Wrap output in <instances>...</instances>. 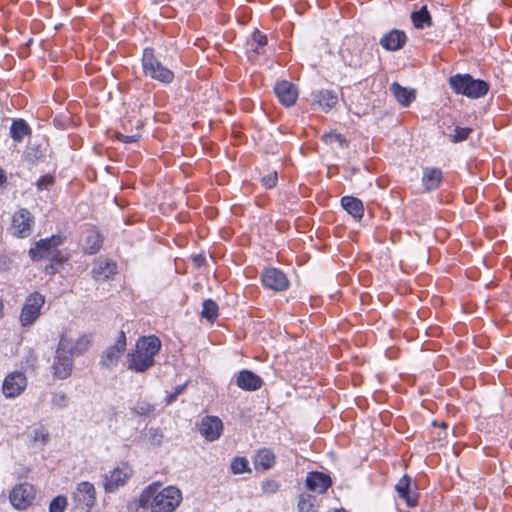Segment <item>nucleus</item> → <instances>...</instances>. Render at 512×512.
I'll return each instance as SVG.
<instances>
[{
    "instance_id": "43",
    "label": "nucleus",
    "mask_w": 512,
    "mask_h": 512,
    "mask_svg": "<svg viewBox=\"0 0 512 512\" xmlns=\"http://www.w3.org/2000/svg\"><path fill=\"white\" fill-rule=\"evenodd\" d=\"M49 434L44 428H38L33 431V440L41 441L42 443H46L48 440Z\"/></svg>"
},
{
    "instance_id": "2",
    "label": "nucleus",
    "mask_w": 512,
    "mask_h": 512,
    "mask_svg": "<svg viewBox=\"0 0 512 512\" xmlns=\"http://www.w3.org/2000/svg\"><path fill=\"white\" fill-rule=\"evenodd\" d=\"M161 348V341L156 336H145L136 343V349L126 356L127 368L135 372H145L155 364L154 357Z\"/></svg>"
},
{
    "instance_id": "8",
    "label": "nucleus",
    "mask_w": 512,
    "mask_h": 512,
    "mask_svg": "<svg viewBox=\"0 0 512 512\" xmlns=\"http://www.w3.org/2000/svg\"><path fill=\"white\" fill-rule=\"evenodd\" d=\"M75 509L90 512L96 503V490L92 483L81 482L77 485L72 495Z\"/></svg>"
},
{
    "instance_id": "14",
    "label": "nucleus",
    "mask_w": 512,
    "mask_h": 512,
    "mask_svg": "<svg viewBox=\"0 0 512 512\" xmlns=\"http://www.w3.org/2000/svg\"><path fill=\"white\" fill-rule=\"evenodd\" d=\"M60 337H65L67 339V351L73 356H79L85 353L92 343V336L90 334H83L78 338H75L72 336L70 331H65Z\"/></svg>"
},
{
    "instance_id": "50",
    "label": "nucleus",
    "mask_w": 512,
    "mask_h": 512,
    "mask_svg": "<svg viewBox=\"0 0 512 512\" xmlns=\"http://www.w3.org/2000/svg\"><path fill=\"white\" fill-rule=\"evenodd\" d=\"M441 427H442V428H444V429H446V428L448 427V425H447V423L443 422V423L441 424Z\"/></svg>"
},
{
    "instance_id": "25",
    "label": "nucleus",
    "mask_w": 512,
    "mask_h": 512,
    "mask_svg": "<svg viewBox=\"0 0 512 512\" xmlns=\"http://www.w3.org/2000/svg\"><path fill=\"white\" fill-rule=\"evenodd\" d=\"M275 463L274 453L267 448L261 449L254 457V466L256 470L266 471Z\"/></svg>"
},
{
    "instance_id": "47",
    "label": "nucleus",
    "mask_w": 512,
    "mask_h": 512,
    "mask_svg": "<svg viewBox=\"0 0 512 512\" xmlns=\"http://www.w3.org/2000/svg\"><path fill=\"white\" fill-rule=\"evenodd\" d=\"M6 181V176L4 174V171L0 169V185L3 184Z\"/></svg>"
},
{
    "instance_id": "3",
    "label": "nucleus",
    "mask_w": 512,
    "mask_h": 512,
    "mask_svg": "<svg viewBox=\"0 0 512 512\" xmlns=\"http://www.w3.org/2000/svg\"><path fill=\"white\" fill-rule=\"evenodd\" d=\"M452 90L457 94L465 95L469 98H479L488 92V84L479 79H474L469 74H457L449 79Z\"/></svg>"
},
{
    "instance_id": "44",
    "label": "nucleus",
    "mask_w": 512,
    "mask_h": 512,
    "mask_svg": "<svg viewBox=\"0 0 512 512\" xmlns=\"http://www.w3.org/2000/svg\"><path fill=\"white\" fill-rule=\"evenodd\" d=\"M54 183V178L53 176L47 174V175H44L42 176L38 182H37V187L40 189V190H43V189H47L49 186H51L52 184Z\"/></svg>"
},
{
    "instance_id": "12",
    "label": "nucleus",
    "mask_w": 512,
    "mask_h": 512,
    "mask_svg": "<svg viewBox=\"0 0 512 512\" xmlns=\"http://www.w3.org/2000/svg\"><path fill=\"white\" fill-rule=\"evenodd\" d=\"M27 380L22 372H12L6 376L3 382V394L7 398H15L19 396L26 388Z\"/></svg>"
},
{
    "instance_id": "15",
    "label": "nucleus",
    "mask_w": 512,
    "mask_h": 512,
    "mask_svg": "<svg viewBox=\"0 0 512 512\" xmlns=\"http://www.w3.org/2000/svg\"><path fill=\"white\" fill-rule=\"evenodd\" d=\"M31 214L26 209H21L14 214L12 219L13 234L18 237H27L31 233Z\"/></svg>"
},
{
    "instance_id": "16",
    "label": "nucleus",
    "mask_w": 512,
    "mask_h": 512,
    "mask_svg": "<svg viewBox=\"0 0 512 512\" xmlns=\"http://www.w3.org/2000/svg\"><path fill=\"white\" fill-rule=\"evenodd\" d=\"M131 475L129 467L115 468L109 474L105 475L104 488L107 492H114L120 486H123Z\"/></svg>"
},
{
    "instance_id": "34",
    "label": "nucleus",
    "mask_w": 512,
    "mask_h": 512,
    "mask_svg": "<svg viewBox=\"0 0 512 512\" xmlns=\"http://www.w3.org/2000/svg\"><path fill=\"white\" fill-rule=\"evenodd\" d=\"M267 44V37L263 34H261L258 30H256L252 34V39L248 43V45L251 47V49L255 53H260V49L263 48Z\"/></svg>"
},
{
    "instance_id": "37",
    "label": "nucleus",
    "mask_w": 512,
    "mask_h": 512,
    "mask_svg": "<svg viewBox=\"0 0 512 512\" xmlns=\"http://www.w3.org/2000/svg\"><path fill=\"white\" fill-rule=\"evenodd\" d=\"M314 497L309 494H302L298 500V510L299 512H311L314 508Z\"/></svg>"
},
{
    "instance_id": "19",
    "label": "nucleus",
    "mask_w": 512,
    "mask_h": 512,
    "mask_svg": "<svg viewBox=\"0 0 512 512\" xmlns=\"http://www.w3.org/2000/svg\"><path fill=\"white\" fill-rule=\"evenodd\" d=\"M311 96L313 101L325 112H329L338 103V95L333 90H317L312 92Z\"/></svg>"
},
{
    "instance_id": "49",
    "label": "nucleus",
    "mask_w": 512,
    "mask_h": 512,
    "mask_svg": "<svg viewBox=\"0 0 512 512\" xmlns=\"http://www.w3.org/2000/svg\"><path fill=\"white\" fill-rule=\"evenodd\" d=\"M352 42V39H347V41L345 42V45L349 46Z\"/></svg>"
},
{
    "instance_id": "22",
    "label": "nucleus",
    "mask_w": 512,
    "mask_h": 512,
    "mask_svg": "<svg viewBox=\"0 0 512 512\" xmlns=\"http://www.w3.org/2000/svg\"><path fill=\"white\" fill-rule=\"evenodd\" d=\"M411 478L404 475L396 484L395 489L400 498L404 499L408 506L412 507L417 504L418 495L410 490Z\"/></svg>"
},
{
    "instance_id": "6",
    "label": "nucleus",
    "mask_w": 512,
    "mask_h": 512,
    "mask_svg": "<svg viewBox=\"0 0 512 512\" xmlns=\"http://www.w3.org/2000/svg\"><path fill=\"white\" fill-rule=\"evenodd\" d=\"M142 65L145 75L160 82L170 83L174 78L173 72L164 67L161 62L155 58L151 48H146L144 50Z\"/></svg>"
},
{
    "instance_id": "35",
    "label": "nucleus",
    "mask_w": 512,
    "mask_h": 512,
    "mask_svg": "<svg viewBox=\"0 0 512 512\" xmlns=\"http://www.w3.org/2000/svg\"><path fill=\"white\" fill-rule=\"evenodd\" d=\"M155 410L154 405L146 402V401H138L135 407L132 408L134 414L138 416H150Z\"/></svg>"
},
{
    "instance_id": "36",
    "label": "nucleus",
    "mask_w": 512,
    "mask_h": 512,
    "mask_svg": "<svg viewBox=\"0 0 512 512\" xmlns=\"http://www.w3.org/2000/svg\"><path fill=\"white\" fill-rule=\"evenodd\" d=\"M233 474H241L250 471L245 457H235L230 465Z\"/></svg>"
},
{
    "instance_id": "46",
    "label": "nucleus",
    "mask_w": 512,
    "mask_h": 512,
    "mask_svg": "<svg viewBox=\"0 0 512 512\" xmlns=\"http://www.w3.org/2000/svg\"><path fill=\"white\" fill-rule=\"evenodd\" d=\"M183 390H184V386H177L175 388V392L168 394L166 396V398H165L166 404H171L177 398V396L182 393Z\"/></svg>"
},
{
    "instance_id": "28",
    "label": "nucleus",
    "mask_w": 512,
    "mask_h": 512,
    "mask_svg": "<svg viewBox=\"0 0 512 512\" xmlns=\"http://www.w3.org/2000/svg\"><path fill=\"white\" fill-rule=\"evenodd\" d=\"M411 20L417 29H423L425 26L430 27L432 25L431 15L425 5L420 10L412 12Z\"/></svg>"
},
{
    "instance_id": "18",
    "label": "nucleus",
    "mask_w": 512,
    "mask_h": 512,
    "mask_svg": "<svg viewBox=\"0 0 512 512\" xmlns=\"http://www.w3.org/2000/svg\"><path fill=\"white\" fill-rule=\"evenodd\" d=\"M236 385L246 391H256L263 385L262 379L250 370H242L236 377Z\"/></svg>"
},
{
    "instance_id": "41",
    "label": "nucleus",
    "mask_w": 512,
    "mask_h": 512,
    "mask_svg": "<svg viewBox=\"0 0 512 512\" xmlns=\"http://www.w3.org/2000/svg\"><path fill=\"white\" fill-rule=\"evenodd\" d=\"M262 490L268 494L276 493L279 490V484L273 479L266 480L262 482Z\"/></svg>"
},
{
    "instance_id": "9",
    "label": "nucleus",
    "mask_w": 512,
    "mask_h": 512,
    "mask_svg": "<svg viewBox=\"0 0 512 512\" xmlns=\"http://www.w3.org/2000/svg\"><path fill=\"white\" fill-rule=\"evenodd\" d=\"M126 350V336L123 331L119 333L116 342L107 347L101 354L100 366L104 369H113L117 366L118 361Z\"/></svg>"
},
{
    "instance_id": "45",
    "label": "nucleus",
    "mask_w": 512,
    "mask_h": 512,
    "mask_svg": "<svg viewBox=\"0 0 512 512\" xmlns=\"http://www.w3.org/2000/svg\"><path fill=\"white\" fill-rule=\"evenodd\" d=\"M140 137V134L136 133V134H133V135H124L122 133H117V138L124 142V143H132V142H136Z\"/></svg>"
},
{
    "instance_id": "5",
    "label": "nucleus",
    "mask_w": 512,
    "mask_h": 512,
    "mask_svg": "<svg viewBox=\"0 0 512 512\" xmlns=\"http://www.w3.org/2000/svg\"><path fill=\"white\" fill-rule=\"evenodd\" d=\"M45 297L39 292L29 294L21 308L19 321L22 327H31L40 317Z\"/></svg>"
},
{
    "instance_id": "1",
    "label": "nucleus",
    "mask_w": 512,
    "mask_h": 512,
    "mask_svg": "<svg viewBox=\"0 0 512 512\" xmlns=\"http://www.w3.org/2000/svg\"><path fill=\"white\" fill-rule=\"evenodd\" d=\"M160 486L155 482L146 487L140 495L139 506L151 512H173L181 503L182 493L174 486L159 491Z\"/></svg>"
},
{
    "instance_id": "40",
    "label": "nucleus",
    "mask_w": 512,
    "mask_h": 512,
    "mask_svg": "<svg viewBox=\"0 0 512 512\" xmlns=\"http://www.w3.org/2000/svg\"><path fill=\"white\" fill-rule=\"evenodd\" d=\"M52 406L55 408H65L68 404V398L65 393L63 392H56L52 396L51 400Z\"/></svg>"
},
{
    "instance_id": "31",
    "label": "nucleus",
    "mask_w": 512,
    "mask_h": 512,
    "mask_svg": "<svg viewBox=\"0 0 512 512\" xmlns=\"http://www.w3.org/2000/svg\"><path fill=\"white\" fill-rule=\"evenodd\" d=\"M202 317L213 322L218 316V305L211 299L203 302Z\"/></svg>"
},
{
    "instance_id": "11",
    "label": "nucleus",
    "mask_w": 512,
    "mask_h": 512,
    "mask_svg": "<svg viewBox=\"0 0 512 512\" xmlns=\"http://www.w3.org/2000/svg\"><path fill=\"white\" fill-rule=\"evenodd\" d=\"M196 426L201 436L209 442L217 440L223 430V423L217 416H205Z\"/></svg>"
},
{
    "instance_id": "29",
    "label": "nucleus",
    "mask_w": 512,
    "mask_h": 512,
    "mask_svg": "<svg viewBox=\"0 0 512 512\" xmlns=\"http://www.w3.org/2000/svg\"><path fill=\"white\" fill-rule=\"evenodd\" d=\"M11 137L16 142H21L26 135L30 134V127L22 120H14L10 128Z\"/></svg>"
},
{
    "instance_id": "38",
    "label": "nucleus",
    "mask_w": 512,
    "mask_h": 512,
    "mask_svg": "<svg viewBox=\"0 0 512 512\" xmlns=\"http://www.w3.org/2000/svg\"><path fill=\"white\" fill-rule=\"evenodd\" d=\"M67 506V498L63 495L55 497L49 506V512H64Z\"/></svg>"
},
{
    "instance_id": "39",
    "label": "nucleus",
    "mask_w": 512,
    "mask_h": 512,
    "mask_svg": "<svg viewBox=\"0 0 512 512\" xmlns=\"http://www.w3.org/2000/svg\"><path fill=\"white\" fill-rule=\"evenodd\" d=\"M163 440V433L159 428H151L148 431V442L153 446H159Z\"/></svg>"
},
{
    "instance_id": "21",
    "label": "nucleus",
    "mask_w": 512,
    "mask_h": 512,
    "mask_svg": "<svg viewBox=\"0 0 512 512\" xmlns=\"http://www.w3.org/2000/svg\"><path fill=\"white\" fill-rule=\"evenodd\" d=\"M406 39L407 37L403 31L395 29L384 35L380 40V44L386 50L396 51L403 47V45L406 43Z\"/></svg>"
},
{
    "instance_id": "33",
    "label": "nucleus",
    "mask_w": 512,
    "mask_h": 512,
    "mask_svg": "<svg viewBox=\"0 0 512 512\" xmlns=\"http://www.w3.org/2000/svg\"><path fill=\"white\" fill-rule=\"evenodd\" d=\"M321 139L323 142H325L326 144H333V143H337L338 146L340 148H344V147H347V141L346 139L343 137V135L341 134H338V133H335V132H328V133H324L322 136H321Z\"/></svg>"
},
{
    "instance_id": "42",
    "label": "nucleus",
    "mask_w": 512,
    "mask_h": 512,
    "mask_svg": "<svg viewBox=\"0 0 512 512\" xmlns=\"http://www.w3.org/2000/svg\"><path fill=\"white\" fill-rule=\"evenodd\" d=\"M277 172L270 173L262 178V184L265 188L271 189L276 186Z\"/></svg>"
},
{
    "instance_id": "32",
    "label": "nucleus",
    "mask_w": 512,
    "mask_h": 512,
    "mask_svg": "<svg viewBox=\"0 0 512 512\" xmlns=\"http://www.w3.org/2000/svg\"><path fill=\"white\" fill-rule=\"evenodd\" d=\"M101 246L102 238L98 233L92 232L89 236H87L86 249L89 251L90 254L97 253L100 250Z\"/></svg>"
},
{
    "instance_id": "13",
    "label": "nucleus",
    "mask_w": 512,
    "mask_h": 512,
    "mask_svg": "<svg viewBox=\"0 0 512 512\" xmlns=\"http://www.w3.org/2000/svg\"><path fill=\"white\" fill-rule=\"evenodd\" d=\"M261 280L266 288L273 291H283L289 286V281L286 275L276 268L264 270L261 275Z\"/></svg>"
},
{
    "instance_id": "10",
    "label": "nucleus",
    "mask_w": 512,
    "mask_h": 512,
    "mask_svg": "<svg viewBox=\"0 0 512 512\" xmlns=\"http://www.w3.org/2000/svg\"><path fill=\"white\" fill-rule=\"evenodd\" d=\"M10 502L18 510L27 509L35 498L34 488L28 483L15 486L9 495Z\"/></svg>"
},
{
    "instance_id": "26",
    "label": "nucleus",
    "mask_w": 512,
    "mask_h": 512,
    "mask_svg": "<svg viewBox=\"0 0 512 512\" xmlns=\"http://www.w3.org/2000/svg\"><path fill=\"white\" fill-rule=\"evenodd\" d=\"M442 180V172L437 168L424 169L422 182L427 191L436 189Z\"/></svg>"
},
{
    "instance_id": "23",
    "label": "nucleus",
    "mask_w": 512,
    "mask_h": 512,
    "mask_svg": "<svg viewBox=\"0 0 512 512\" xmlns=\"http://www.w3.org/2000/svg\"><path fill=\"white\" fill-rule=\"evenodd\" d=\"M341 205L354 219L362 218L364 207L360 199L353 196H344L341 199Z\"/></svg>"
},
{
    "instance_id": "17",
    "label": "nucleus",
    "mask_w": 512,
    "mask_h": 512,
    "mask_svg": "<svg viewBox=\"0 0 512 512\" xmlns=\"http://www.w3.org/2000/svg\"><path fill=\"white\" fill-rule=\"evenodd\" d=\"M274 90L276 96L283 105H285L286 107L294 105L298 93L295 86L292 83L285 80L278 82L275 85Z\"/></svg>"
},
{
    "instance_id": "27",
    "label": "nucleus",
    "mask_w": 512,
    "mask_h": 512,
    "mask_svg": "<svg viewBox=\"0 0 512 512\" xmlns=\"http://www.w3.org/2000/svg\"><path fill=\"white\" fill-rule=\"evenodd\" d=\"M116 272V264L108 261H100L93 268V277L97 281L109 279Z\"/></svg>"
},
{
    "instance_id": "48",
    "label": "nucleus",
    "mask_w": 512,
    "mask_h": 512,
    "mask_svg": "<svg viewBox=\"0 0 512 512\" xmlns=\"http://www.w3.org/2000/svg\"><path fill=\"white\" fill-rule=\"evenodd\" d=\"M349 65H350V66H357V65H358V63H357V61H354L353 59H351V60L349 61Z\"/></svg>"
},
{
    "instance_id": "20",
    "label": "nucleus",
    "mask_w": 512,
    "mask_h": 512,
    "mask_svg": "<svg viewBox=\"0 0 512 512\" xmlns=\"http://www.w3.org/2000/svg\"><path fill=\"white\" fill-rule=\"evenodd\" d=\"M331 485V479L323 473L311 472L306 478V486L316 493H324Z\"/></svg>"
},
{
    "instance_id": "24",
    "label": "nucleus",
    "mask_w": 512,
    "mask_h": 512,
    "mask_svg": "<svg viewBox=\"0 0 512 512\" xmlns=\"http://www.w3.org/2000/svg\"><path fill=\"white\" fill-rule=\"evenodd\" d=\"M390 90L397 101L404 107L409 106L416 97L415 90L403 87L396 82L390 86Z\"/></svg>"
},
{
    "instance_id": "4",
    "label": "nucleus",
    "mask_w": 512,
    "mask_h": 512,
    "mask_svg": "<svg viewBox=\"0 0 512 512\" xmlns=\"http://www.w3.org/2000/svg\"><path fill=\"white\" fill-rule=\"evenodd\" d=\"M67 347V339L65 337H60L52 364L53 375L55 378L66 379L72 373L73 355L69 354Z\"/></svg>"
},
{
    "instance_id": "30",
    "label": "nucleus",
    "mask_w": 512,
    "mask_h": 512,
    "mask_svg": "<svg viewBox=\"0 0 512 512\" xmlns=\"http://www.w3.org/2000/svg\"><path fill=\"white\" fill-rule=\"evenodd\" d=\"M471 132H472L471 128L456 126L455 128H453L451 130L450 133L445 132L444 134L449 137L451 142L459 143V142H462V141L468 139Z\"/></svg>"
},
{
    "instance_id": "7",
    "label": "nucleus",
    "mask_w": 512,
    "mask_h": 512,
    "mask_svg": "<svg viewBox=\"0 0 512 512\" xmlns=\"http://www.w3.org/2000/svg\"><path fill=\"white\" fill-rule=\"evenodd\" d=\"M62 244V238L60 236H51L49 238L40 239L33 248L30 249L29 255L34 261L42 259L56 260L57 263H61L62 259L58 258V246Z\"/></svg>"
}]
</instances>
